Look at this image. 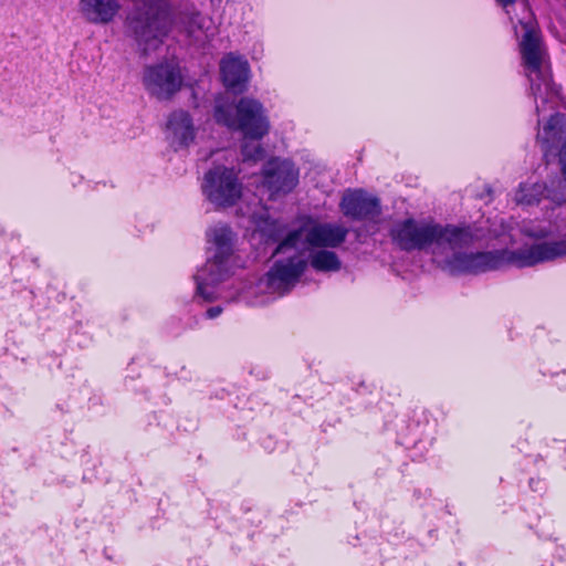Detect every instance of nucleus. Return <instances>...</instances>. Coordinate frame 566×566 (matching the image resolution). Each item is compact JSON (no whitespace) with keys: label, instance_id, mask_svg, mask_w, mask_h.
I'll list each match as a JSON object with an SVG mask.
<instances>
[{"label":"nucleus","instance_id":"f257e3e1","mask_svg":"<svg viewBox=\"0 0 566 566\" xmlns=\"http://www.w3.org/2000/svg\"><path fill=\"white\" fill-rule=\"evenodd\" d=\"M348 229L328 222H318L305 218L301 224L290 231L276 247L274 254L285 255L277 259L269 272L260 280L259 289L279 296L290 292L305 271L308 259L305 250L310 248H337L347 238Z\"/></svg>","mask_w":566,"mask_h":566},{"label":"nucleus","instance_id":"f03ea898","mask_svg":"<svg viewBox=\"0 0 566 566\" xmlns=\"http://www.w3.org/2000/svg\"><path fill=\"white\" fill-rule=\"evenodd\" d=\"M470 234V241L459 247L446 244L437 250L434 254L439 258L442 270L451 275L479 274L486 271L500 269L504 263H511L518 268L533 266L535 264L553 261L566 256V239L558 241H545L531 247L521 248L514 251L501 250L495 252H462L464 248L472 244L474 237L469 228H462Z\"/></svg>","mask_w":566,"mask_h":566},{"label":"nucleus","instance_id":"7ed1b4c3","mask_svg":"<svg viewBox=\"0 0 566 566\" xmlns=\"http://www.w3.org/2000/svg\"><path fill=\"white\" fill-rule=\"evenodd\" d=\"M174 19L167 0H133L124 21L125 33L147 55L158 50L172 29Z\"/></svg>","mask_w":566,"mask_h":566},{"label":"nucleus","instance_id":"20e7f679","mask_svg":"<svg viewBox=\"0 0 566 566\" xmlns=\"http://www.w3.org/2000/svg\"><path fill=\"white\" fill-rule=\"evenodd\" d=\"M523 17L518 19V25L524 32L520 41L525 74L531 83V92L535 98V109L539 114L544 104L558 97L559 91L552 82V74L544 62V51L541 38L526 2L521 3Z\"/></svg>","mask_w":566,"mask_h":566},{"label":"nucleus","instance_id":"39448f33","mask_svg":"<svg viewBox=\"0 0 566 566\" xmlns=\"http://www.w3.org/2000/svg\"><path fill=\"white\" fill-rule=\"evenodd\" d=\"M207 240L210 256L193 279L196 296L211 302L221 297L219 285L231 274L234 233L228 226L217 224L208 230Z\"/></svg>","mask_w":566,"mask_h":566},{"label":"nucleus","instance_id":"423d86ee","mask_svg":"<svg viewBox=\"0 0 566 566\" xmlns=\"http://www.w3.org/2000/svg\"><path fill=\"white\" fill-rule=\"evenodd\" d=\"M389 235L392 243L402 251H422L431 248L433 254L446 244L459 247L471 239L470 234L459 227L419 222L413 218L395 222Z\"/></svg>","mask_w":566,"mask_h":566},{"label":"nucleus","instance_id":"0eeeda50","mask_svg":"<svg viewBox=\"0 0 566 566\" xmlns=\"http://www.w3.org/2000/svg\"><path fill=\"white\" fill-rule=\"evenodd\" d=\"M217 123L239 130L245 138L262 139L270 132V120L263 105L250 97H242L235 106L217 104Z\"/></svg>","mask_w":566,"mask_h":566},{"label":"nucleus","instance_id":"6e6552de","mask_svg":"<svg viewBox=\"0 0 566 566\" xmlns=\"http://www.w3.org/2000/svg\"><path fill=\"white\" fill-rule=\"evenodd\" d=\"M201 190L216 208H229L241 199L243 185L234 168L218 165L205 174Z\"/></svg>","mask_w":566,"mask_h":566},{"label":"nucleus","instance_id":"1a4fd4ad","mask_svg":"<svg viewBox=\"0 0 566 566\" xmlns=\"http://www.w3.org/2000/svg\"><path fill=\"white\" fill-rule=\"evenodd\" d=\"M300 170L289 159L271 158L262 169L263 186L271 195H286L298 184Z\"/></svg>","mask_w":566,"mask_h":566},{"label":"nucleus","instance_id":"9d476101","mask_svg":"<svg viewBox=\"0 0 566 566\" xmlns=\"http://www.w3.org/2000/svg\"><path fill=\"white\" fill-rule=\"evenodd\" d=\"M143 83L158 99H168L180 90L182 77L175 65L160 63L145 69Z\"/></svg>","mask_w":566,"mask_h":566},{"label":"nucleus","instance_id":"9b49d317","mask_svg":"<svg viewBox=\"0 0 566 566\" xmlns=\"http://www.w3.org/2000/svg\"><path fill=\"white\" fill-rule=\"evenodd\" d=\"M343 214L353 220L377 222L381 214L380 200L363 189L347 190L340 200Z\"/></svg>","mask_w":566,"mask_h":566},{"label":"nucleus","instance_id":"f8f14e48","mask_svg":"<svg viewBox=\"0 0 566 566\" xmlns=\"http://www.w3.org/2000/svg\"><path fill=\"white\" fill-rule=\"evenodd\" d=\"M223 84L227 88L241 93L245 90L249 80V63L245 59L229 54L220 63Z\"/></svg>","mask_w":566,"mask_h":566},{"label":"nucleus","instance_id":"ddd939ff","mask_svg":"<svg viewBox=\"0 0 566 566\" xmlns=\"http://www.w3.org/2000/svg\"><path fill=\"white\" fill-rule=\"evenodd\" d=\"M122 8L120 0H80V10L90 23L107 24Z\"/></svg>","mask_w":566,"mask_h":566},{"label":"nucleus","instance_id":"4468645a","mask_svg":"<svg viewBox=\"0 0 566 566\" xmlns=\"http://www.w3.org/2000/svg\"><path fill=\"white\" fill-rule=\"evenodd\" d=\"M167 133L175 147L188 146L195 139V127L187 112H174L167 123Z\"/></svg>","mask_w":566,"mask_h":566},{"label":"nucleus","instance_id":"2eb2a0df","mask_svg":"<svg viewBox=\"0 0 566 566\" xmlns=\"http://www.w3.org/2000/svg\"><path fill=\"white\" fill-rule=\"evenodd\" d=\"M547 187L544 182H521L514 195V201L520 206L538 205L545 197Z\"/></svg>","mask_w":566,"mask_h":566},{"label":"nucleus","instance_id":"dca6fc26","mask_svg":"<svg viewBox=\"0 0 566 566\" xmlns=\"http://www.w3.org/2000/svg\"><path fill=\"white\" fill-rule=\"evenodd\" d=\"M311 266L318 272H336L342 262L337 254L328 250H318L310 255Z\"/></svg>","mask_w":566,"mask_h":566},{"label":"nucleus","instance_id":"f3484780","mask_svg":"<svg viewBox=\"0 0 566 566\" xmlns=\"http://www.w3.org/2000/svg\"><path fill=\"white\" fill-rule=\"evenodd\" d=\"M566 132V117L559 113L551 116L543 130L537 134V139L547 145L560 138V135Z\"/></svg>","mask_w":566,"mask_h":566},{"label":"nucleus","instance_id":"a211bd4d","mask_svg":"<svg viewBox=\"0 0 566 566\" xmlns=\"http://www.w3.org/2000/svg\"><path fill=\"white\" fill-rule=\"evenodd\" d=\"M259 140L260 139L245 138L243 136L241 153L244 161L255 163L264 158L265 151Z\"/></svg>","mask_w":566,"mask_h":566},{"label":"nucleus","instance_id":"6ab92c4d","mask_svg":"<svg viewBox=\"0 0 566 566\" xmlns=\"http://www.w3.org/2000/svg\"><path fill=\"white\" fill-rule=\"evenodd\" d=\"M260 230L268 240L279 241L285 233V226L277 220H265Z\"/></svg>","mask_w":566,"mask_h":566},{"label":"nucleus","instance_id":"aec40b11","mask_svg":"<svg viewBox=\"0 0 566 566\" xmlns=\"http://www.w3.org/2000/svg\"><path fill=\"white\" fill-rule=\"evenodd\" d=\"M202 22H203V19L199 13L192 14L190 17L188 25L186 27L187 33L192 34L195 32V29H201Z\"/></svg>","mask_w":566,"mask_h":566},{"label":"nucleus","instance_id":"412c9836","mask_svg":"<svg viewBox=\"0 0 566 566\" xmlns=\"http://www.w3.org/2000/svg\"><path fill=\"white\" fill-rule=\"evenodd\" d=\"M524 233L528 237L536 238V239H545L551 235V231L546 230V229L525 228Z\"/></svg>","mask_w":566,"mask_h":566},{"label":"nucleus","instance_id":"4be33fe9","mask_svg":"<svg viewBox=\"0 0 566 566\" xmlns=\"http://www.w3.org/2000/svg\"><path fill=\"white\" fill-rule=\"evenodd\" d=\"M559 163L562 166V171L566 176V142L563 144L559 150Z\"/></svg>","mask_w":566,"mask_h":566},{"label":"nucleus","instance_id":"5701e85b","mask_svg":"<svg viewBox=\"0 0 566 566\" xmlns=\"http://www.w3.org/2000/svg\"><path fill=\"white\" fill-rule=\"evenodd\" d=\"M221 313H222V307L221 306H212V307L207 310L206 315H207L208 318L212 319V318L218 317Z\"/></svg>","mask_w":566,"mask_h":566},{"label":"nucleus","instance_id":"b1692460","mask_svg":"<svg viewBox=\"0 0 566 566\" xmlns=\"http://www.w3.org/2000/svg\"><path fill=\"white\" fill-rule=\"evenodd\" d=\"M502 8L505 9L506 13L510 14L509 7L513 6L516 0H495Z\"/></svg>","mask_w":566,"mask_h":566},{"label":"nucleus","instance_id":"393cba45","mask_svg":"<svg viewBox=\"0 0 566 566\" xmlns=\"http://www.w3.org/2000/svg\"><path fill=\"white\" fill-rule=\"evenodd\" d=\"M514 31H515V34L517 35L518 34V27L517 25H514Z\"/></svg>","mask_w":566,"mask_h":566}]
</instances>
